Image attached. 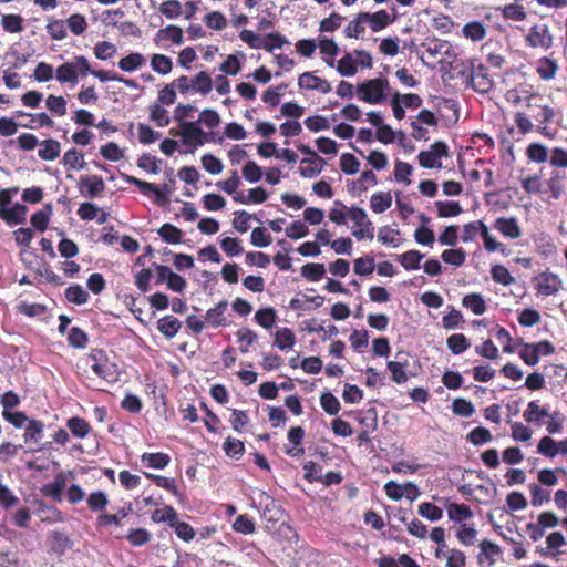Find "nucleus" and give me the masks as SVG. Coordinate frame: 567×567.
I'll use <instances>...</instances> for the list:
<instances>
[{
    "mask_svg": "<svg viewBox=\"0 0 567 567\" xmlns=\"http://www.w3.org/2000/svg\"><path fill=\"white\" fill-rule=\"evenodd\" d=\"M303 435L305 432L300 426H295L289 430L288 439L295 446L292 449L287 450V454H289L290 456H298L303 453V449L299 446L301 444Z\"/></svg>",
    "mask_w": 567,
    "mask_h": 567,
    "instance_id": "nucleus-46",
    "label": "nucleus"
},
{
    "mask_svg": "<svg viewBox=\"0 0 567 567\" xmlns=\"http://www.w3.org/2000/svg\"><path fill=\"white\" fill-rule=\"evenodd\" d=\"M540 101H542L540 96L533 94V95L528 96V99L526 101V106L528 109H534V107L538 109V112L533 115L534 118L539 124H548V123L553 122V120L557 115V112L549 105L542 104Z\"/></svg>",
    "mask_w": 567,
    "mask_h": 567,
    "instance_id": "nucleus-12",
    "label": "nucleus"
},
{
    "mask_svg": "<svg viewBox=\"0 0 567 567\" xmlns=\"http://www.w3.org/2000/svg\"><path fill=\"white\" fill-rule=\"evenodd\" d=\"M424 255L417 250H409L398 257L399 262L406 270H414L420 268V262Z\"/></svg>",
    "mask_w": 567,
    "mask_h": 567,
    "instance_id": "nucleus-42",
    "label": "nucleus"
},
{
    "mask_svg": "<svg viewBox=\"0 0 567 567\" xmlns=\"http://www.w3.org/2000/svg\"><path fill=\"white\" fill-rule=\"evenodd\" d=\"M392 206V196L390 193L379 192L371 196L370 207L377 213L381 214Z\"/></svg>",
    "mask_w": 567,
    "mask_h": 567,
    "instance_id": "nucleus-33",
    "label": "nucleus"
},
{
    "mask_svg": "<svg viewBox=\"0 0 567 567\" xmlns=\"http://www.w3.org/2000/svg\"><path fill=\"white\" fill-rule=\"evenodd\" d=\"M549 415L548 409L540 406L537 401L529 402L523 413L524 420L528 423L539 422L542 419L548 417Z\"/></svg>",
    "mask_w": 567,
    "mask_h": 567,
    "instance_id": "nucleus-27",
    "label": "nucleus"
},
{
    "mask_svg": "<svg viewBox=\"0 0 567 567\" xmlns=\"http://www.w3.org/2000/svg\"><path fill=\"white\" fill-rule=\"evenodd\" d=\"M171 40L173 43L181 45L184 42V34L182 28L177 25H167L155 34L154 41L161 44L163 41Z\"/></svg>",
    "mask_w": 567,
    "mask_h": 567,
    "instance_id": "nucleus-20",
    "label": "nucleus"
},
{
    "mask_svg": "<svg viewBox=\"0 0 567 567\" xmlns=\"http://www.w3.org/2000/svg\"><path fill=\"white\" fill-rule=\"evenodd\" d=\"M462 305L476 316H481L486 311L485 300L480 293L466 295L462 300Z\"/></svg>",
    "mask_w": 567,
    "mask_h": 567,
    "instance_id": "nucleus-35",
    "label": "nucleus"
},
{
    "mask_svg": "<svg viewBox=\"0 0 567 567\" xmlns=\"http://www.w3.org/2000/svg\"><path fill=\"white\" fill-rule=\"evenodd\" d=\"M348 218L352 221L351 234L357 240L372 239L373 226L367 212L358 206H352L348 210Z\"/></svg>",
    "mask_w": 567,
    "mask_h": 567,
    "instance_id": "nucleus-6",
    "label": "nucleus"
},
{
    "mask_svg": "<svg viewBox=\"0 0 567 567\" xmlns=\"http://www.w3.org/2000/svg\"><path fill=\"white\" fill-rule=\"evenodd\" d=\"M298 85L302 90L317 91L322 94L332 90L331 84L326 79L317 76L313 72H303L298 79Z\"/></svg>",
    "mask_w": 567,
    "mask_h": 567,
    "instance_id": "nucleus-11",
    "label": "nucleus"
},
{
    "mask_svg": "<svg viewBox=\"0 0 567 567\" xmlns=\"http://www.w3.org/2000/svg\"><path fill=\"white\" fill-rule=\"evenodd\" d=\"M357 97L368 104H382L391 94V86L385 78L365 80L357 85Z\"/></svg>",
    "mask_w": 567,
    "mask_h": 567,
    "instance_id": "nucleus-2",
    "label": "nucleus"
},
{
    "mask_svg": "<svg viewBox=\"0 0 567 567\" xmlns=\"http://www.w3.org/2000/svg\"><path fill=\"white\" fill-rule=\"evenodd\" d=\"M340 168L347 175H354L360 169V162L354 155L344 153L340 156Z\"/></svg>",
    "mask_w": 567,
    "mask_h": 567,
    "instance_id": "nucleus-58",
    "label": "nucleus"
},
{
    "mask_svg": "<svg viewBox=\"0 0 567 567\" xmlns=\"http://www.w3.org/2000/svg\"><path fill=\"white\" fill-rule=\"evenodd\" d=\"M268 199V193L262 187H255L248 194H236L235 202L243 205L262 204Z\"/></svg>",
    "mask_w": 567,
    "mask_h": 567,
    "instance_id": "nucleus-23",
    "label": "nucleus"
},
{
    "mask_svg": "<svg viewBox=\"0 0 567 567\" xmlns=\"http://www.w3.org/2000/svg\"><path fill=\"white\" fill-rule=\"evenodd\" d=\"M296 343V337L291 329L289 328H279L275 333V342L274 344L285 351L293 348Z\"/></svg>",
    "mask_w": 567,
    "mask_h": 567,
    "instance_id": "nucleus-26",
    "label": "nucleus"
},
{
    "mask_svg": "<svg viewBox=\"0 0 567 567\" xmlns=\"http://www.w3.org/2000/svg\"><path fill=\"white\" fill-rule=\"evenodd\" d=\"M91 72L89 60L83 55H76L65 61L55 70V79L60 84L76 85L80 79L85 78Z\"/></svg>",
    "mask_w": 567,
    "mask_h": 567,
    "instance_id": "nucleus-3",
    "label": "nucleus"
},
{
    "mask_svg": "<svg viewBox=\"0 0 567 567\" xmlns=\"http://www.w3.org/2000/svg\"><path fill=\"white\" fill-rule=\"evenodd\" d=\"M378 240L385 246L398 248L401 245V234L398 229L384 226L378 231Z\"/></svg>",
    "mask_w": 567,
    "mask_h": 567,
    "instance_id": "nucleus-31",
    "label": "nucleus"
},
{
    "mask_svg": "<svg viewBox=\"0 0 567 567\" xmlns=\"http://www.w3.org/2000/svg\"><path fill=\"white\" fill-rule=\"evenodd\" d=\"M441 257L445 264L460 267L465 261L466 252L462 248L446 249L442 252Z\"/></svg>",
    "mask_w": 567,
    "mask_h": 567,
    "instance_id": "nucleus-57",
    "label": "nucleus"
},
{
    "mask_svg": "<svg viewBox=\"0 0 567 567\" xmlns=\"http://www.w3.org/2000/svg\"><path fill=\"white\" fill-rule=\"evenodd\" d=\"M375 268L374 258L371 256L360 257L354 260L353 270L358 276H369Z\"/></svg>",
    "mask_w": 567,
    "mask_h": 567,
    "instance_id": "nucleus-56",
    "label": "nucleus"
},
{
    "mask_svg": "<svg viewBox=\"0 0 567 567\" xmlns=\"http://www.w3.org/2000/svg\"><path fill=\"white\" fill-rule=\"evenodd\" d=\"M367 25L364 12H359L343 29L344 37L348 39H360L364 34Z\"/></svg>",
    "mask_w": 567,
    "mask_h": 567,
    "instance_id": "nucleus-18",
    "label": "nucleus"
},
{
    "mask_svg": "<svg viewBox=\"0 0 567 567\" xmlns=\"http://www.w3.org/2000/svg\"><path fill=\"white\" fill-rule=\"evenodd\" d=\"M237 341L239 343V350L241 353H247L249 348L256 342L257 334L247 328L239 329L236 333Z\"/></svg>",
    "mask_w": 567,
    "mask_h": 567,
    "instance_id": "nucleus-52",
    "label": "nucleus"
},
{
    "mask_svg": "<svg viewBox=\"0 0 567 567\" xmlns=\"http://www.w3.org/2000/svg\"><path fill=\"white\" fill-rule=\"evenodd\" d=\"M446 344L453 354H461L471 347V342L463 333L451 334L446 339Z\"/></svg>",
    "mask_w": 567,
    "mask_h": 567,
    "instance_id": "nucleus-37",
    "label": "nucleus"
},
{
    "mask_svg": "<svg viewBox=\"0 0 567 567\" xmlns=\"http://www.w3.org/2000/svg\"><path fill=\"white\" fill-rule=\"evenodd\" d=\"M169 456L164 453H144L142 455V463L148 467L162 470L169 464Z\"/></svg>",
    "mask_w": 567,
    "mask_h": 567,
    "instance_id": "nucleus-39",
    "label": "nucleus"
},
{
    "mask_svg": "<svg viewBox=\"0 0 567 567\" xmlns=\"http://www.w3.org/2000/svg\"><path fill=\"white\" fill-rule=\"evenodd\" d=\"M69 477H71V478L74 477L73 472H71V471L59 472L54 476L53 481L43 485L42 493L45 496L51 497L52 499H54L56 502H61L62 501V492L66 486Z\"/></svg>",
    "mask_w": 567,
    "mask_h": 567,
    "instance_id": "nucleus-10",
    "label": "nucleus"
},
{
    "mask_svg": "<svg viewBox=\"0 0 567 567\" xmlns=\"http://www.w3.org/2000/svg\"><path fill=\"white\" fill-rule=\"evenodd\" d=\"M44 424L38 420H30L25 425L23 440L27 444H38L43 437Z\"/></svg>",
    "mask_w": 567,
    "mask_h": 567,
    "instance_id": "nucleus-24",
    "label": "nucleus"
},
{
    "mask_svg": "<svg viewBox=\"0 0 567 567\" xmlns=\"http://www.w3.org/2000/svg\"><path fill=\"white\" fill-rule=\"evenodd\" d=\"M446 512L449 519L458 525L465 524L467 519L474 516L473 511L465 504L451 503L446 505Z\"/></svg>",
    "mask_w": 567,
    "mask_h": 567,
    "instance_id": "nucleus-17",
    "label": "nucleus"
},
{
    "mask_svg": "<svg viewBox=\"0 0 567 567\" xmlns=\"http://www.w3.org/2000/svg\"><path fill=\"white\" fill-rule=\"evenodd\" d=\"M558 70L557 63L548 58H542L538 61L537 73L543 80H550L555 78Z\"/></svg>",
    "mask_w": 567,
    "mask_h": 567,
    "instance_id": "nucleus-51",
    "label": "nucleus"
},
{
    "mask_svg": "<svg viewBox=\"0 0 567 567\" xmlns=\"http://www.w3.org/2000/svg\"><path fill=\"white\" fill-rule=\"evenodd\" d=\"M61 144L56 140H45L40 143L38 155L43 161H54L60 156Z\"/></svg>",
    "mask_w": 567,
    "mask_h": 567,
    "instance_id": "nucleus-25",
    "label": "nucleus"
},
{
    "mask_svg": "<svg viewBox=\"0 0 567 567\" xmlns=\"http://www.w3.org/2000/svg\"><path fill=\"white\" fill-rule=\"evenodd\" d=\"M158 330L167 338H174L182 328L181 321L173 316H165L157 322Z\"/></svg>",
    "mask_w": 567,
    "mask_h": 567,
    "instance_id": "nucleus-29",
    "label": "nucleus"
},
{
    "mask_svg": "<svg viewBox=\"0 0 567 567\" xmlns=\"http://www.w3.org/2000/svg\"><path fill=\"white\" fill-rule=\"evenodd\" d=\"M169 133L181 136L182 144L187 147L183 153H194L197 147L206 142V134L196 122L181 123L178 132L172 128Z\"/></svg>",
    "mask_w": 567,
    "mask_h": 567,
    "instance_id": "nucleus-5",
    "label": "nucleus"
},
{
    "mask_svg": "<svg viewBox=\"0 0 567 567\" xmlns=\"http://www.w3.org/2000/svg\"><path fill=\"white\" fill-rule=\"evenodd\" d=\"M494 228L497 231H499L504 237L509 238V239H517L522 236L520 227L514 217L497 218L494 223Z\"/></svg>",
    "mask_w": 567,
    "mask_h": 567,
    "instance_id": "nucleus-14",
    "label": "nucleus"
},
{
    "mask_svg": "<svg viewBox=\"0 0 567 567\" xmlns=\"http://www.w3.org/2000/svg\"><path fill=\"white\" fill-rule=\"evenodd\" d=\"M373 59L370 52L355 49L352 52H346L342 58L337 61L336 70L344 78L354 76L360 69H371Z\"/></svg>",
    "mask_w": 567,
    "mask_h": 567,
    "instance_id": "nucleus-4",
    "label": "nucleus"
},
{
    "mask_svg": "<svg viewBox=\"0 0 567 567\" xmlns=\"http://www.w3.org/2000/svg\"><path fill=\"white\" fill-rule=\"evenodd\" d=\"M83 370L87 380L94 381L95 375L100 382L113 384L120 380V369L117 364L109 359L102 350L94 349L87 355L82 358L78 364Z\"/></svg>",
    "mask_w": 567,
    "mask_h": 567,
    "instance_id": "nucleus-1",
    "label": "nucleus"
},
{
    "mask_svg": "<svg viewBox=\"0 0 567 567\" xmlns=\"http://www.w3.org/2000/svg\"><path fill=\"white\" fill-rule=\"evenodd\" d=\"M364 17L368 27L372 32L375 33L384 30L394 21V17L391 18V16L385 10H379L373 13L364 12Z\"/></svg>",
    "mask_w": 567,
    "mask_h": 567,
    "instance_id": "nucleus-15",
    "label": "nucleus"
},
{
    "mask_svg": "<svg viewBox=\"0 0 567 567\" xmlns=\"http://www.w3.org/2000/svg\"><path fill=\"white\" fill-rule=\"evenodd\" d=\"M65 298L73 303L84 305L89 300V293L79 285L70 286L65 290Z\"/></svg>",
    "mask_w": 567,
    "mask_h": 567,
    "instance_id": "nucleus-64",
    "label": "nucleus"
},
{
    "mask_svg": "<svg viewBox=\"0 0 567 567\" xmlns=\"http://www.w3.org/2000/svg\"><path fill=\"white\" fill-rule=\"evenodd\" d=\"M417 513L430 522H437L443 517V511L433 503L424 502L417 506Z\"/></svg>",
    "mask_w": 567,
    "mask_h": 567,
    "instance_id": "nucleus-43",
    "label": "nucleus"
},
{
    "mask_svg": "<svg viewBox=\"0 0 567 567\" xmlns=\"http://www.w3.org/2000/svg\"><path fill=\"white\" fill-rule=\"evenodd\" d=\"M449 156V150L445 143L435 142L429 150L420 152L417 158L420 165L425 168H441L442 158Z\"/></svg>",
    "mask_w": 567,
    "mask_h": 567,
    "instance_id": "nucleus-7",
    "label": "nucleus"
},
{
    "mask_svg": "<svg viewBox=\"0 0 567 567\" xmlns=\"http://www.w3.org/2000/svg\"><path fill=\"white\" fill-rule=\"evenodd\" d=\"M501 548L489 540H482L480 544L478 561L481 565L492 566L501 555Z\"/></svg>",
    "mask_w": 567,
    "mask_h": 567,
    "instance_id": "nucleus-16",
    "label": "nucleus"
},
{
    "mask_svg": "<svg viewBox=\"0 0 567 567\" xmlns=\"http://www.w3.org/2000/svg\"><path fill=\"white\" fill-rule=\"evenodd\" d=\"M465 38L472 41H481L486 37V29L482 22L473 21L463 27Z\"/></svg>",
    "mask_w": 567,
    "mask_h": 567,
    "instance_id": "nucleus-44",
    "label": "nucleus"
},
{
    "mask_svg": "<svg viewBox=\"0 0 567 567\" xmlns=\"http://www.w3.org/2000/svg\"><path fill=\"white\" fill-rule=\"evenodd\" d=\"M62 163L70 169H83L86 165L83 154L75 148L64 153Z\"/></svg>",
    "mask_w": 567,
    "mask_h": 567,
    "instance_id": "nucleus-40",
    "label": "nucleus"
},
{
    "mask_svg": "<svg viewBox=\"0 0 567 567\" xmlns=\"http://www.w3.org/2000/svg\"><path fill=\"white\" fill-rule=\"evenodd\" d=\"M240 183L241 181L240 177L238 176L237 171H233L229 178L225 181H219L216 185L225 193L231 195L233 199L235 200L236 194H243V192H237V188L240 185Z\"/></svg>",
    "mask_w": 567,
    "mask_h": 567,
    "instance_id": "nucleus-49",
    "label": "nucleus"
},
{
    "mask_svg": "<svg viewBox=\"0 0 567 567\" xmlns=\"http://www.w3.org/2000/svg\"><path fill=\"white\" fill-rule=\"evenodd\" d=\"M537 293L544 297L556 295L561 288L560 278L550 271H543L534 278Z\"/></svg>",
    "mask_w": 567,
    "mask_h": 567,
    "instance_id": "nucleus-8",
    "label": "nucleus"
},
{
    "mask_svg": "<svg viewBox=\"0 0 567 567\" xmlns=\"http://www.w3.org/2000/svg\"><path fill=\"white\" fill-rule=\"evenodd\" d=\"M498 10L502 12L504 19L522 22L526 19L527 13L523 6L516 3L505 4Z\"/></svg>",
    "mask_w": 567,
    "mask_h": 567,
    "instance_id": "nucleus-38",
    "label": "nucleus"
},
{
    "mask_svg": "<svg viewBox=\"0 0 567 567\" xmlns=\"http://www.w3.org/2000/svg\"><path fill=\"white\" fill-rule=\"evenodd\" d=\"M326 274L323 264H307L301 268V275L310 281H319Z\"/></svg>",
    "mask_w": 567,
    "mask_h": 567,
    "instance_id": "nucleus-60",
    "label": "nucleus"
},
{
    "mask_svg": "<svg viewBox=\"0 0 567 567\" xmlns=\"http://www.w3.org/2000/svg\"><path fill=\"white\" fill-rule=\"evenodd\" d=\"M227 309V302L220 301L216 307L210 308L206 312V319L213 327L224 326L226 322L225 311Z\"/></svg>",
    "mask_w": 567,
    "mask_h": 567,
    "instance_id": "nucleus-41",
    "label": "nucleus"
},
{
    "mask_svg": "<svg viewBox=\"0 0 567 567\" xmlns=\"http://www.w3.org/2000/svg\"><path fill=\"white\" fill-rule=\"evenodd\" d=\"M151 68L154 72L166 75L173 69V61L165 54L155 53L151 58Z\"/></svg>",
    "mask_w": 567,
    "mask_h": 567,
    "instance_id": "nucleus-36",
    "label": "nucleus"
},
{
    "mask_svg": "<svg viewBox=\"0 0 567 567\" xmlns=\"http://www.w3.org/2000/svg\"><path fill=\"white\" fill-rule=\"evenodd\" d=\"M45 106L48 110L58 116H63L66 114V101L63 96H56L50 94L45 100Z\"/></svg>",
    "mask_w": 567,
    "mask_h": 567,
    "instance_id": "nucleus-62",
    "label": "nucleus"
},
{
    "mask_svg": "<svg viewBox=\"0 0 567 567\" xmlns=\"http://www.w3.org/2000/svg\"><path fill=\"white\" fill-rule=\"evenodd\" d=\"M526 42L534 49L547 51L553 45V37L547 24L532 27L526 35Z\"/></svg>",
    "mask_w": 567,
    "mask_h": 567,
    "instance_id": "nucleus-9",
    "label": "nucleus"
},
{
    "mask_svg": "<svg viewBox=\"0 0 567 567\" xmlns=\"http://www.w3.org/2000/svg\"><path fill=\"white\" fill-rule=\"evenodd\" d=\"M326 165V161L319 156L303 158L300 166V175L305 178H313L319 175Z\"/></svg>",
    "mask_w": 567,
    "mask_h": 567,
    "instance_id": "nucleus-19",
    "label": "nucleus"
},
{
    "mask_svg": "<svg viewBox=\"0 0 567 567\" xmlns=\"http://www.w3.org/2000/svg\"><path fill=\"white\" fill-rule=\"evenodd\" d=\"M116 45L109 41L97 42L94 47L95 58L102 61L112 59L116 54Z\"/></svg>",
    "mask_w": 567,
    "mask_h": 567,
    "instance_id": "nucleus-53",
    "label": "nucleus"
},
{
    "mask_svg": "<svg viewBox=\"0 0 567 567\" xmlns=\"http://www.w3.org/2000/svg\"><path fill=\"white\" fill-rule=\"evenodd\" d=\"M481 237L484 241V247L487 251H501L503 256H507V248L505 247V245L497 241L496 238L489 234L487 226L484 227Z\"/></svg>",
    "mask_w": 567,
    "mask_h": 567,
    "instance_id": "nucleus-50",
    "label": "nucleus"
},
{
    "mask_svg": "<svg viewBox=\"0 0 567 567\" xmlns=\"http://www.w3.org/2000/svg\"><path fill=\"white\" fill-rule=\"evenodd\" d=\"M477 529L473 524H461L456 529V538L464 546H472L475 544L477 538Z\"/></svg>",
    "mask_w": 567,
    "mask_h": 567,
    "instance_id": "nucleus-30",
    "label": "nucleus"
},
{
    "mask_svg": "<svg viewBox=\"0 0 567 567\" xmlns=\"http://www.w3.org/2000/svg\"><path fill=\"white\" fill-rule=\"evenodd\" d=\"M151 519L154 523H166L172 527V525H175V520L177 519V513L172 506L165 505L162 508L155 509L151 515Z\"/></svg>",
    "mask_w": 567,
    "mask_h": 567,
    "instance_id": "nucleus-34",
    "label": "nucleus"
},
{
    "mask_svg": "<svg viewBox=\"0 0 567 567\" xmlns=\"http://www.w3.org/2000/svg\"><path fill=\"white\" fill-rule=\"evenodd\" d=\"M80 188L90 197H95L104 190L105 184L101 176H85L80 179Z\"/></svg>",
    "mask_w": 567,
    "mask_h": 567,
    "instance_id": "nucleus-21",
    "label": "nucleus"
},
{
    "mask_svg": "<svg viewBox=\"0 0 567 567\" xmlns=\"http://www.w3.org/2000/svg\"><path fill=\"white\" fill-rule=\"evenodd\" d=\"M66 24L71 32L75 35H81L87 29V22L83 14L74 13L66 19Z\"/></svg>",
    "mask_w": 567,
    "mask_h": 567,
    "instance_id": "nucleus-63",
    "label": "nucleus"
},
{
    "mask_svg": "<svg viewBox=\"0 0 567 567\" xmlns=\"http://www.w3.org/2000/svg\"><path fill=\"white\" fill-rule=\"evenodd\" d=\"M212 89L213 80L207 72L200 71L192 79V91L206 95Z\"/></svg>",
    "mask_w": 567,
    "mask_h": 567,
    "instance_id": "nucleus-32",
    "label": "nucleus"
},
{
    "mask_svg": "<svg viewBox=\"0 0 567 567\" xmlns=\"http://www.w3.org/2000/svg\"><path fill=\"white\" fill-rule=\"evenodd\" d=\"M239 37L245 43H247L252 49H265L268 52L274 51V45H268V43L264 40V38L260 34L251 30H243Z\"/></svg>",
    "mask_w": 567,
    "mask_h": 567,
    "instance_id": "nucleus-28",
    "label": "nucleus"
},
{
    "mask_svg": "<svg viewBox=\"0 0 567 567\" xmlns=\"http://www.w3.org/2000/svg\"><path fill=\"white\" fill-rule=\"evenodd\" d=\"M146 64V58L140 52H132L128 55L122 58L117 65L124 72H135Z\"/></svg>",
    "mask_w": 567,
    "mask_h": 567,
    "instance_id": "nucleus-22",
    "label": "nucleus"
},
{
    "mask_svg": "<svg viewBox=\"0 0 567 567\" xmlns=\"http://www.w3.org/2000/svg\"><path fill=\"white\" fill-rule=\"evenodd\" d=\"M27 206L16 203L12 207L0 208V218L8 225H20L25 221Z\"/></svg>",
    "mask_w": 567,
    "mask_h": 567,
    "instance_id": "nucleus-13",
    "label": "nucleus"
},
{
    "mask_svg": "<svg viewBox=\"0 0 567 567\" xmlns=\"http://www.w3.org/2000/svg\"><path fill=\"white\" fill-rule=\"evenodd\" d=\"M343 20L344 18L341 14L332 12L328 18L321 20L319 31L324 33L334 32L341 27Z\"/></svg>",
    "mask_w": 567,
    "mask_h": 567,
    "instance_id": "nucleus-59",
    "label": "nucleus"
},
{
    "mask_svg": "<svg viewBox=\"0 0 567 567\" xmlns=\"http://www.w3.org/2000/svg\"><path fill=\"white\" fill-rule=\"evenodd\" d=\"M437 215L441 218H449L458 216L463 209L457 202H436L435 203Z\"/></svg>",
    "mask_w": 567,
    "mask_h": 567,
    "instance_id": "nucleus-45",
    "label": "nucleus"
},
{
    "mask_svg": "<svg viewBox=\"0 0 567 567\" xmlns=\"http://www.w3.org/2000/svg\"><path fill=\"white\" fill-rule=\"evenodd\" d=\"M529 161L542 164L548 159V150L540 143H532L526 150Z\"/></svg>",
    "mask_w": 567,
    "mask_h": 567,
    "instance_id": "nucleus-47",
    "label": "nucleus"
},
{
    "mask_svg": "<svg viewBox=\"0 0 567 567\" xmlns=\"http://www.w3.org/2000/svg\"><path fill=\"white\" fill-rule=\"evenodd\" d=\"M158 235L168 244H178L182 239V231L172 224H164L158 229Z\"/></svg>",
    "mask_w": 567,
    "mask_h": 567,
    "instance_id": "nucleus-61",
    "label": "nucleus"
},
{
    "mask_svg": "<svg viewBox=\"0 0 567 567\" xmlns=\"http://www.w3.org/2000/svg\"><path fill=\"white\" fill-rule=\"evenodd\" d=\"M471 83L472 87L480 93H486L492 89V81L488 79L487 74L484 73L483 69L472 75Z\"/></svg>",
    "mask_w": 567,
    "mask_h": 567,
    "instance_id": "nucleus-55",
    "label": "nucleus"
},
{
    "mask_svg": "<svg viewBox=\"0 0 567 567\" xmlns=\"http://www.w3.org/2000/svg\"><path fill=\"white\" fill-rule=\"evenodd\" d=\"M150 118L159 127H165L169 124V116L166 109L159 103H154L150 107Z\"/></svg>",
    "mask_w": 567,
    "mask_h": 567,
    "instance_id": "nucleus-54",
    "label": "nucleus"
},
{
    "mask_svg": "<svg viewBox=\"0 0 567 567\" xmlns=\"http://www.w3.org/2000/svg\"><path fill=\"white\" fill-rule=\"evenodd\" d=\"M421 218H422L424 225L419 227L415 230L414 239L416 240V243H419L421 245H426V246L433 245V243L435 240L434 233L432 229L426 227V224L429 223V218L425 217L424 215H422Z\"/></svg>",
    "mask_w": 567,
    "mask_h": 567,
    "instance_id": "nucleus-48",
    "label": "nucleus"
}]
</instances>
